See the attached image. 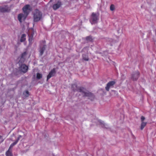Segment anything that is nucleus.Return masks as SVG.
Here are the masks:
<instances>
[{
    "mask_svg": "<svg viewBox=\"0 0 156 156\" xmlns=\"http://www.w3.org/2000/svg\"><path fill=\"white\" fill-rule=\"evenodd\" d=\"M98 16L97 14L94 12H93L91 16V20L92 21L91 23L94 24L97 23V21L98 20Z\"/></svg>",
    "mask_w": 156,
    "mask_h": 156,
    "instance_id": "nucleus-4",
    "label": "nucleus"
},
{
    "mask_svg": "<svg viewBox=\"0 0 156 156\" xmlns=\"http://www.w3.org/2000/svg\"><path fill=\"white\" fill-rule=\"evenodd\" d=\"M56 73L55 68H54L51 70L47 76V81H48L51 77L54 76Z\"/></svg>",
    "mask_w": 156,
    "mask_h": 156,
    "instance_id": "nucleus-6",
    "label": "nucleus"
},
{
    "mask_svg": "<svg viewBox=\"0 0 156 156\" xmlns=\"http://www.w3.org/2000/svg\"><path fill=\"white\" fill-rule=\"evenodd\" d=\"M27 55V52L26 51H25L22 53L21 55V57L20 58V62H21V63L22 62H23L24 60V57L26 56Z\"/></svg>",
    "mask_w": 156,
    "mask_h": 156,
    "instance_id": "nucleus-12",
    "label": "nucleus"
},
{
    "mask_svg": "<svg viewBox=\"0 0 156 156\" xmlns=\"http://www.w3.org/2000/svg\"><path fill=\"white\" fill-rule=\"evenodd\" d=\"M19 140H20V137H18L15 142H17V143Z\"/></svg>",
    "mask_w": 156,
    "mask_h": 156,
    "instance_id": "nucleus-25",
    "label": "nucleus"
},
{
    "mask_svg": "<svg viewBox=\"0 0 156 156\" xmlns=\"http://www.w3.org/2000/svg\"><path fill=\"white\" fill-rule=\"evenodd\" d=\"M147 124V122H141L140 126V129H143Z\"/></svg>",
    "mask_w": 156,
    "mask_h": 156,
    "instance_id": "nucleus-16",
    "label": "nucleus"
},
{
    "mask_svg": "<svg viewBox=\"0 0 156 156\" xmlns=\"http://www.w3.org/2000/svg\"><path fill=\"white\" fill-rule=\"evenodd\" d=\"M42 13L38 10L36 9L34 13V22L38 21L42 18Z\"/></svg>",
    "mask_w": 156,
    "mask_h": 156,
    "instance_id": "nucleus-3",
    "label": "nucleus"
},
{
    "mask_svg": "<svg viewBox=\"0 0 156 156\" xmlns=\"http://www.w3.org/2000/svg\"><path fill=\"white\" fill-rule=\"evenodd\" d=\"M17 144V142H14L12 143L10 145V147H9V149L10 150H11V148H12L14 145H16Z\"/></svg>",
    "mask_w": 156,
    "mask_h": 156,
    "instance_id": "nucleus-20",
    "label": "nucleus"
},
{
    "mask_svg": "<svg viewBox=\"0 0 156 156\" xmlns=\"http://www.w3.org/2000/svg\"><path fill=\"white\" fill-rule=\"evenodd\" d=\"M42 75L39 73H37L36 75V78L38 79H40L42 77Z\"/></svg>",
    "mask_w": 156,
    "mask_h": 156,
    "instance_id": "nucleus-19",
    "label": "nucleus"
},
{
    "mask_svg": "<svg viewBox=\"0 0 156 156\" xmlns=\"http://www.w3.org/2000/svg\"><path fill=\"white\" fill-rule=\"evenodd\" d=\"M140 76V73L139 71H137L133 73L131 76V78L134 81L136 80Z\"/></svg>",
    "mask_w": 156,
    "mask_h": 156,
    "instance_id": "nucleus-9",
    "label": "nucleus"
},
{
    "mask_svg": "<svg viewBox=\"0 0 156 156\" xmlns=\"http://www.w3.org/2000/svg\"><path fill=\"white\" fill-rule=\"evenodd\" d=\"M115 82L114 81H109L106 85V86L105 87V90L107 91H109L110 88L111 87H112L114 85H115Z\"/></svg>",
    "mask_w": 156,
    "mask_h": 156,
    "instance_id": "nucleus-7",
    "label": "nucleus"
},
{
    "mask_svg": "<svg viewBox=\"0 0 156 156\" xmlns=\"http://www.w3.org/2000/svg\"><path fill=\"white\" fill-rule=\"evenodd\" d=\"M86 48H84L83 49L84 50V49H86Z\"/></svg>",
    "mask_w": 156,
    "mask_h": 156,
    "instance_id": "nucleus-29",
    "label": "nucleus"
},
{
    "mask_svg": "<svg viewBox=\"0 0 156 156\" xmlns=\"http://www.w3.org/2000/svg\"><path fill=\"white\" fill-rule=\"evenodd\" d=\"M82 58L85 61H88L89 60L88 57L87 55H82Z\"/></svg>",
    "mask_w": 156,
    "mask_h": 156,
    "instance_id": "nucleus-18",
    "label": "nucleus"
},
{
    "mask_svg": "<svg viewBox=\"0 0 156 156\" xmlns=\"http://www.w3.org/2000/svg\"><path fill=\"white\" fill-rule=\"evenodd\" d=\"M26 36V35L25 34H23L21 37V38L20 39H26L25 37Z\"/></svg>",
    "mask_w": 156,
    "mask_h": 156,
    "instance_id": "nucleus-22",
    "label": "nucleus"
},
{
    "mask_svg": "<svg viewBox=\"0 0 156 156\" xmlns=\"http://www.w3.org/2000/svg\"><path fill=\"white\" fill-rule=\"evenodd\" d=\"M30 5H27L24 6L23 8V12L25 13H26V16L22 13L19 14L18 15V18L19 21L21 23L22 22V18L23 19V20H24L26 19L28 13V10L29 9L30 7Z\"/></svg>",
    "mask_w": 156,
    "mask_h": 156,
    "instance_id": "nucleus-2",
    "label": "nucleus"
},
{
    "mask_svg": "<svg viewBox=\"0 0 156 156\" xmlns=\"http://www.w3.org/2000/svg\"><path fill=\"white\" fill-rule=\"evenodd\" d=\"M23 95L25 97L27 98L29 96L30 94L29 91L26 90L23 92Z\"/></svg>",
    "mask_w": 156,
    "mask_h": 156,
    "instance_id": "nucleus-17",
    "label": "nucleus"
},
{
    "mask_svg": "<svg viewBox=\"0 0 156 156\" xmlns=\"http://www.w3.org/2000/svg\"><path fill=\"white\" fill-rule=\"evenodd\" d=\"M3 140H2V142H3Z\"/></svg>",
    "mask_w": 156,
    "mask_h": 156,
    "instance_id": "nucleus-33",
    "label": "nucleus"
},
{
    "mask_svg": "<svg viewBox=\"0 0 156 156\" xmlns=\"http://www.w3.org/2000/svg\"><path fill=\"white\" fill-rule=\"evenodd\" d=\"M18 137H20V138L21 137V136L19 135Z\"/></svg>",
    "mask_w": 156,
    "mask_h": 156,
    "instance_id": "nucleus-27",
    "label": "nucleus"
},
{
    "mask_svg": "<svg viewBox=\"0 0 156 156\" xmlns=\"http://www.w3.org/2000/svg\"><path fill=\"white\" fill-rule=\"evenodd\" d=\"M43 42H44V43L45 42V41H43Z\"/></svg>",
    "mask_w": 156,
    "mask_h": 156,
    "instance_id": "nucleus-31",
    "label": "nucleus"
},
{
    "mask_svg": "<svg viewBox=\"0 0 156 156\" xmlns=\"http://www.w3.org/2000/svg\"><path fill=\"white\" fill-rule=\"evenodd\" d=\"M45 49V45H43L42 47H41L40 48V50L39 51L40 52V55L41 56L43 55L44 51Z\"/></svg>",
    "mask_w": 156,
    "mask_h": 156,
    "instance_id": "nucleus-13",
    "label": "nucleus"
},
{
    "mask_svg": "<svg viewBox=\"0 0 156 156\" xmlns=\"http://www.w3.org/2000/svg\"><path fill=\"white\" fill-rule=\"evenodd\" d=\"M61 3L60 1H58L57 3L54 4L52 8L54 10H56L59 8L61 5Z\"/></svg>",
    "mask_w": 156,
    "mask_h": 156,
    "instance_id": "nucleus-11",
    "label": "nucleus"
},
{
    "mask_svg": "<svg viewBox=\"0 0 156 156\" xmlns=\"http://www.w3.org/2000/svg\"><path fill=\"white\" fill-rule=\"evenodd\" d=\"M6 156H12V153L11 150L8 149V151L5 153Z\"/></svg>",
    "mask_w": 156,
    "mask_h": 156,
    "instance_id": "nucleus-14",
    "label": "nucleus"
},
{
    "mask_svg": "<svg viewBox=\"0 0 156 156\" xmlns=\"http://www.w3.org/2000/svg\"><path fill=\"white\" fill-rule=\"evenodd\" d=\"M20 40V42H23L24 41V40Z\"/></svg>",
    "mask_w": 156,
    "mask_h": 156,
    "instance_id": "nucleus-26",
    "label": "nucleus"
},
{
    "mask_svg": "<svg viewBox=\"0 0 156 156\" xmlns=\"http://www.w3.org/2000/svg\"><path fill=\"white\" fill-rule=\"evenodd\" d=\"M115 9V5L113 4H112L110 6V10L112 11H113Z\"/></svg>",
    "mask_w": 156,
    "mask_h": 156,
    "instance_id": "nucleus-21",
    "label": "nucleus"
},
{
    "mask_svg": "<svg viewBox=\"0 0 156 156\" xmlns=\"http://www.w3.org/2000/svg\"><path fill=\"white\" fill-rule=\"evenodd\" d=\"M51 1H52V0H51L50 1V2H51Z\"/></svg>",
    "mask_w": 156,
    "mask_h": 156,
    "instance_id": "nucleus-32",
    "label": "nucleus"
},
{
    "mask_svg": "<svg viewBox=\"0 0 156 156\" xmlns=\"http://www.w3.org/2000/svg\"><path fill=\"white\" fill-rule=\"evenodd\" d=\"M34 35V31L33 29H31L29 30L28 34V36H29V39H33V36Z\"/></svg>",
    "mask_w": 156,
    "mask_h": 156,
    "instance_id": "nucleus-10",
    "label": "nucleus"
},
{
    "mask_svg": "<svg viewBox=\"0 0 156 156\" xmlns=\"http://www.w3.org/2000/svg\"><path fill=\"white\" fill-rule=\"evenodd\" d=\"M2 137V136L0 135V139H1Z\"/></svg>",
    "mask_w": 156,
    "mask_h": 156,
    "instance_id": "nucleus-28",
    "label": "nucleus"
},
{
    "mask_svg": "<svg viewBox=\"0 0 156 156\" xmlns=\"http://www.w3.org/2000/svg\"><path fill=\"white\" fill-rule=\"evenodd\" d=\"M145 118L144 116H142L141 117V122H144V121L145 120Z\"/></svg>",
    "mask_w": 156,
    "mask_h": 156,
    "instance_id": "nucleus-23",
    "label": "nucleus"
},
{
    "mask_svg": "<svg viewBox=\"0 0 156 156\" xmlns=\"http://www.w3.org/2000/svg\"><path fill=\"white\" fill-rule=\"evenodd\" d=\"M30 40V39H29V41L30 42V40Z\"/></svg>",
    "mask_w": 156,
    "mask_h": 156,
    "instance_id": "nucleus-30",
    "label": "nucleus"
},
{
    "mask_svg": "<svg viewBox=\"0 0 156 156\" xmlns=\"http://www.w3.org/2000/svg\"><path fill=\"white\" fill-rule=\"evenodd\" d=\"M28 69V66L25 64L21 65L19 68L20 71L24 73H26Z\"/></svg>",
    "mask_w": 156,
    "mask_h": 156,
    "instance_id": "nucleus-5",
    "label": "nucleus"
},
{
    "mask_svg": "<svg viewBox=\"0 0 156 156\" xmlns=\"http://www.w3.org/2000/svg\"><path fill=\"white\" fill-rule=\"evenodd\" d=\"M92 37L91 35H90V36H87L86 37V39H92Z\"/></svg>",
    "mask_w": 156,
    "mask_h": 156,
    "instance_id": "nucleus-24",
    "label": "nucleus"
},
{
    "mask_svg": "<svg viewBox=\"0 0 156 156\" xmlns=\"http://www.w3.org/2000/svg\"><path fill=\"white\" fill-rule=\"evenodd\" d=\"M99 122L101 124V126L102 127H105L106 129H107L108 128V125L105 124L103 121L101 120H100L99 121Z\"/></svg>",
    "mask_w": 156,
    "mask_h": 156,
    "instance_id": "nucleus-15",
    "label": "nucleus"
},
{
    "mask_svg": "<svg viewBox=\"0 0 156 156\" xmlns=\"http://www.w3.org/2000/svg\"><path fill=\"white\" fill-rule=\"evenodd\" d=\"M10 10V8L8 7L7 5H5L3 7L0 6V12H9Z\"/></svg>",
    "mask_w": 156,
    "mask_h": 156,
    "instance_id": "nucleus-8",
    "label": "nucleus"
},
{
    "mask_svg": "<svg viewBox=\"0 0 156 156\" xmlns=\"http://www.w3.org/2000/svg\"><path fill=\"white\" fill-rule=\"evenodd\" d=\"M72 89L74 91H77L81 93L83 96H87L89 97V99H92L91 98H94V95L91 93L87 91L83 87H78L76 84H74L72 85Z\"/></svg>",
    "mask_w": 156,
    "mask_h": 156,
    "instance_id": "nucleus-1",
    "label": "nucleus"
}]
</instances>
